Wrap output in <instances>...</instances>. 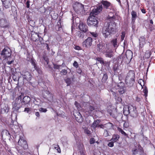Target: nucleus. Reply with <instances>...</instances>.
I'll return each instance as SVG.
<instances>
[{
  "instance_id": "obj_44",
  "label": "nucleus",
  "mask_w": 155,
  "mask_h": 155,
  "mask_svg": "<svg viewBox=\"0 0 155 155\" xmlns=\"http://www.w3.org/2000/svg\"><path fill=\"white\" fill-rule=\"evenodd\" d=\"M66 82L67 83V86H68L71 83V78H66L65 80Z\"/></svg>"
},
{
  "instance_id": "obj_38",
  "label": "nucleus",
  "mask_w": 155,
  "mask_h": 155,
  "mask_svg": "<svg viewBox=\"0 0 155 155\" xmlns=\"http://www.w3.org/2000/svg\"><path fill=\"white\" fill-rule=\"evenodd\" d=\"M95 60L98 61L99 63L101 64H103L104 63V60L103 58L101 57H97L96 58Z\"/></svg>"
},
{
  "instance_id": "obj_63",
  "label": "nucleus",
  "mask_w": 155,
  "mask_h": 155,
  "mask_svg": "<svg viewBox=\"0 0 155 155\" xmlns=\"http://www.w3.org/2000/svg\"><path fill=\"white\" fill-rule=\"evenodd\" d=\"M89 109L90 111L91 112L94 110V108L93 106H90L89 107Z\"/></svg>"
},
{
  "instance_id": "obj_61",
  "label": "nucleus",
  "mask_w": 155,
  "mask_h": 155,
  "mask_svg": "<svg viewBox=\"0 0 155 155\" xmlns=\"http://www.w3.org/2000/svg\"><path fill=\"white\" fill-rule=\"evenodd\" d=\"M54 148L57 150L58 152H60V148L59 147V146L58 145H57L56 147H54Z\"/></svg>"
},
{
  "instance_id": "obj_43",
  "label": "nucleus",
  "mask_w": 155,
  "mask_h": 155,
  "mask_svg": "<svg viewBox=\"0 0 155 155\" xmlns=\"http://www.w3.org/2000/svg\"><path fill=\"white\" fill-rule=\"evenodd\" d=\"M126 35V33L125 31H122L121 33V41H122L124 39Z\"/></svg>"
},
{
  "instance_id": "obj_15",
  "label": "nucleus",
  "mask_w": 155,
  "mask_h": 155,
  "mask_svg": "<svg viewBox=\"0 0 155 155\" xmlns=\"http://www.w3.org/2000/svg\"><path fill=\"white\" fill-rule=\"evenodd\" d=\"M134 82L135 80L134 78H126L125 82L128 86L131 87Z\"/></svg>"
},
{
  "instance_id": "obj_13",
  "label": "nucleus",
  "mask_w": 155,
  "mask_h": 155,
  "mask_svg": "<svg viewBox=\"0 0 155 155\" xmlns=\"http://www.w3.org/2000/svg\"><path fill=\"white\" fill-rule=\"evenodd\" d=\"M101 5H102V7L104 8L108 9L109 7L111 5V3L109 2L106 0H102L101 1ZM96 7V8L98 6Z\"/></svg>"
},
{
  "instance_id": "obj_22",
  "label": "nucleus",
  "mask_w": 155,
  "mask_h": 155,
  "mask_svg": "<svg viewBox=\"0 0 155 155\" xmlns=\"http://www.w3.org/2000/svg\"><path fill=\"white\" fill-rule=\"evenodd\" d=\"M77 114V115H74L76 120L79 123H80L82 122L83 120V118L81 114L79 112H78Z\"/></svg>"
},
{
  "instance_id": "obj_64",
  "label": "nucleus",
  "mask_w": 155,
  "mask_h": 155,
  "mask_svg": "<svg viewBox=\"0 0 155 155\" xmlns=\"http://www.w3.org/2000/svg\"><path fill=\"white\" fill-rule=\"evenodd\" d=\"M74 104L77 108H79L80 106V104L76 101L75 102Z\"/></svg>"
},
{
  "instance_id": "obj_17",
  "label": "nucleus",
  "mask_w": 155,
  "mask_h": 155,
  "mask_svg": "<svg viewBox=\"0 0 155 155\" xmlns=\"http://www.w3.org/2000/svg\"><path fill=\"white\" fill-rule=\"evenodd\" d=\"M2 4L5 8H9L11 5V0H2Z\"/></svg>"
},
{
  "instance_id": "obj_24",
  "label": "nucleus",
  "mask_w": 155,
  "mask_h": 155,
  "mask_svg": "<svg viewBox=\"0 0 155 155\" xmlns=\"http://www.w3.org/2000/svg\"><path fill=\"white\" fill-rule=\"evenodd\" d=\"M28 60V61H31V64L32 65L34 66V68L37 71L38 70L39 68L37 65V64L36 63V61L35 59H34L33 58H30L29 60Z\"/></svg>"
},
{
  "instance_id": "obj_19",
  "label": "nucleus",
  "mask_w": 155,
  "mask_h": 155,
  "mask_svg": "<svg viewBox=\"0 0 155 155\" xmlns=\"http://www.w3.org/2000/svg\"><path fill=\"white\" fill-rule=\"evenodd\" d=\"M113 70L114 74H118L119 72H120V66L118 64H115L113 67Z\"/></svg>"
},
{
  "instance_id": "obj_55",
  "label": "nucleus",
  "mask_w": 155,
  "mask_h": 155,
  "mask_svg": "<svg viewBox=\"0 0 155 155\" xmlns=\"http://www.w3.org/2000/svg\"><path fill=\"white\" fill-rule=\"evenodd\" d=\"M38 38L39 39V40L40 42V44H39V45L42 44V43L43 42V38L39 36V37H38Z\"/></svg>"
},
{
  "instance_id": "obj_49",
  "label": "nucleus",
  "mask_w": 155,
  "mask_h": 155,
  "mask_svg": "<svg viewBox=\"0 0 155 155\" xmlns=\"http://www.w3.org/2000/svg\"><path fill=\"white\" fill-rule=\"evenodd\" d=\"M76 71L77 73L83 75L84 74V73L82 72V70L79 67L77 69Z\"/></svg>"
},
{
  "instance_id": "obj_52",
  "label": "nucleus",
  "mask_w": 155,
  "mask_h": 155,
  "mask_svg": "<svg viewBox=\"0 0 155 155\" xmlns=\"http://www.w3.org/2000/svg\"><path fill=\"white\" fill-rule=\"evenodd\" d=\"M54 68L55 69H59L60 67L61 66V65H57L55 64H54Z\"/></svg>"
},
{
  "instance_id": "obj_7",
  "label": "nucleus",
  "mask_w": 155,
  "mask_h": 155,
  "mask_svg": "<svg viewBox=\"0 0 155 155\" xmlns=\"http://www.w3.org/2000/svg\"><path fill=\"white\" fill-rule=\"evenodd\" d=\"M93 39L91 37H88L82 43L83 46L87 48H90L92 44Z\"/></svg>"
},
{
  "instance_id": "obj_34",
  "label": "nucleus",
  "mask_w": 155,
  "mask_h": 155,
  "mask_svg": "<svg viewBox=\"0 0 155 155\" xmlns=\"http://www.w3.org/2000/svg\"><path fill=\"white\" fill-rule=\"evenodd\" d=\"M9 110V108H8L7 105H5L2 108L1 111L2 113H7Z\"/></svg>"
},
{
  "instance_id": "obj_28",
  "label": "nucleus",
  "mask_w": 155,
  "mask_h": 155,
  "mask_svg": "<svg viewBox=\"0 0 155 155\" xmlns=\"http://www.w3.org/2000/svg\"><path fill=\"white\" fill-rule=\"evenodd\" d=\"M111 43L115 48H117L118 46V45H117V38L113 39L111 41Z\"/></svg>"
},
{
  "instance_id": "obj_33",
  "label": "nucleus",
  "mask_w": 155,
  "mask_h": 155,
  "mask_svg": "<svg viewBox=\"0 0 155 155\" xmlns=\"http://www.w3.org/2000/svg\"><path fill=\"white\" fill-rule=\"evenodd\" d=\"M100 122V120H94L92 125V127L94 128L97 127L98 124Z\"/></svg>"
},
{
  "instance_id": "obj_35",
  "label": "nucleus",
  "mask_w": 155,
  "mask_h": 155,
  "mask_svg": "<svg viewBox=\"0 0 155 155\" xmlns=\"http://www.w3.org/2000/svg\"><path fill=\"white\" fill-rule=\"evenodd\" d=\"M124 87H125L124 86V84L123 82H120L116 86L117 88H122Z\"/></svg>"
},
{
  "instance_id": "obj_45",
  "label": "nucleus",
  "mask_w": 155,
  "mask_h": 155,
  "mask_svg": "<svg viewBox=\"0 0 155 155\" xmlns=\"http://www.w3.org/2000/svg\"><path fill=\"white\" fill-rule=\"evenodd\" d=\"M148 29L150 31H152L155 29L154 26L150 24L149 25Z\"/></svg>"
},
{
  "instance_id": "obj_30",
  "label": "nucleus",
  "mask_w": 155,
  "mask_h": 155,
  "mask_svg": "<svg viewBox=\"0 0 155 155\" xmlns=\"http://www.w3.org/2000/svg\"><path fill=\"white\" fill-rule=\"evenodd\" d=\"M123 113L125 115H127L128 114H130V106H127L124 108Z\"/></svg>"
},
{
  "instance_id": "obj_21",
  "label": "nucleus",
  "mask_w": 155,
  "mask_h": 155,
  "mask_svg": "<svg viewBox=\"0 0 155 155\" xmlns=\"http://www.w3.org/2000/svg\"><path fill=\"white\" fill-rule=\"evenodd\" d=\"M38 37L39 33H35V32L33 33L32 32L31 37V39L33 41H36Z\"/></svg>"
},
{
  "instance_id": "obj_59",
  "label": "nucleus",
  "mask_w": 155,
  "mask_h": 155,
  "mask_svg": "<svg viewBox=\"0 0 155 155\" xmlns=\"http://www.w3.org/2000/svg\"><path fill=\"white\" fill-rule=\"evenodd\" d=\"M30 111V109L29 107L25 108L24 110V111L26 112L27 113L29 112Z\"/></svg>"
},
{
  "instance_id": "obj_48",
  "label": "nucleus",
  "mask_w": 155,
  "mask_h": 155,
  "mask_svg": "<svg viewBox=\"0 0 155 155\" xmlns=\"http://www.w3.org/2000/svg\"><path fill=\"white\" fill-rule=\"evenodd\" d=\"M104 135L105 137H107L108 136H109V132L107 130H104Z\"/></svg>"
},
{
  "instance_id": "obj_20",
  "label": "nucleus",
  "mask_w": 155,
  "mask_h": 155,
  "mask_svg": "<svg viewBox=\"0 0 155 155\" xmlns=\"http://www.w3.org/2000/svg\"><path fill=\"white\" fill-rule=\"evenodd\" d=\"M31 100L30 98L28 96H25L23 98L21 103L22 104H28Z\"/></svg>"
},
{
  "instance_id": "obj_9",
  "label": "nucleus",
  "mask_w": 155,
  "mask_h": 155,
  "mask_svg": "<svg viewBox=\"0 0 155 155\" xmlns=\"http://www.w3.org/2000/svg\"><path fill=\"white\" fill-rule=\"evenodd\" d=\"M130 116L134 118H136L137 116L136 109L132 106H130Z\"/></svg>"
},
{
  "instance_id": "obj_40",
  "label": "nucleus",
  "mask_w": 155,
  "mask_h": 155,
  "mask_svg": "<svg viewBox=\"0 0 155 155\" xmlns=\"http://www.w3.org/2000/svg\"><path fill=\"white\" fill-rule=\"evenodd\" d=\"M106 53L105 54L106 56L107 57H109L111 58L113 56V54L112 53V52L111 51H107V52H105Z\"/></svg>"
},
{
  "instance_id": "obj_8",
  "label": "nucleus",
  "mask_w": 155,
  "mask_h": 155,
  "mask_svg": "<svg viewBox=\"0 0 155 155\" xmlns=\"http://www.w3.org/2000/svg\"><path fill=\"white\" fill-rule=\"evenodd\" d=\"M73 8L74 11L78 13H79L81 11L84 9V6L82 4L76 2L73 5Z\"/></svg>"
},
{
  "instance_id": "obj_58",
  "label": "nucleus",
  "mask_w": 155,
  "mask_h": 155,
  "mask_svg": "<svg viewBox=\"0 0 155 155\" xmlns=\"http://www.w3.org/2000/svg\"><path fill=\"white\" fill-rule=\"evenodd\" d=\"M132 152L133 154L134 155H135L138 153V150L137 149H135L132 150Z\"/></svg>"
},
{
  "instance_id": "obj_32",
  "label": "nucleus",
  "mask_w": 155,
  "mask_h": 155,
  "mask_svg": "<svg viewBox=\"0 0 155 155\" xmlns=\"http://www.w3.org/2000/svg\"><path fill=\"white\" fill-rule=\"evenodd\" d=\"M130 61L127 58L125 55L123 56L121 61L122 62H124L125 64H127L129 63Z\"/></svg>"
},
{
  "instance_id": "obj_12",
  "label": "nucleus",
  "mask_w": 155,
  "mask_h": 155,
  "mask_svg": "<svg viewBox=\"0 0 155 155\" xmlns=\"http://www.w3.org/2000/svg\"><path fill=\"white\" fill-rule=\"evenodd\" d=\"M12 129L14 132L15 134H18L20 133L21 129L19 126L18 125L16 124H13L11 126Z\"/></svg>"
},
{
  "instance_id": "obj_57",
  "label": "nucleus",
  "mask_w": 155,
  "mask_h": 155,
  "mask_svg": "<svg viewBox=\"0 0 155 155\" xmlns=\"http://www.w3.org/2000/svg\"><path fill=\"white\" fill-rule=\"evenodd\" d=\"M114 142L112 141L111 142H109L108 144V146L110 147H113L114 146Z\"/></svg>"
},
{
  "instance_id": "obj_56",
  "label": "nucleus",
  "mask_w": 155,
  "mask_h": 155,
  "mask_svg": "<svg viewBox=\"0 0 155 155\" xmlns=\"http://www.w3.org/2000/svg\"><path fill=\"white\" fill-rule=\"evenodd\" d=\"M39 110L40 111L42 112H45L47 111L46 109L44 108H40L39 109Z\"/></svg>"
},
{
  "instance_id": "obj_60",
  "label": "nucleus",
  "mask_w": 155,
  "mask_h": 155,
  "mask_svg": "<svg viewBox=\"0 0 155 155\" xmlns=\"http://www.w3.org/2000/svg\"><path fill=\"white\" fill-rule=\"evenodd\" d=\"M30 1L29 0H28L26 2V7L28 8H29L30 7Z\"/></svg>"
},
{
  "instance_id": "obj_62",
  "label": "nucleus",
  "mask_w": 155,
  "mask_h": 155,
  "mask_svg": "<svg viewBox=\"0 0 155 155\" xmlns=\"http://www.w3.org/2000/svg\"><path fill=\"white\" fill-rule=\"evenodd\" d=\"M151 52H149L146 53V55H147V58H149L150 57L151 55Z\"/></svg>"
},
{
  "instance_id": "obj_23",
  "label": "nucleus",
  "mask_w": 155,
  "mask_h": 155,
  "mask_svg": "<svg viewBox=\"0 0 155 155\" xmlns=\"http://www.w3.org/2000/svg\"><path fill=\"white\" fill-rule=\"evenodd\" d=\"M125 55L130 61L133 57V53L131 50H128L126 51Z\"/></svg>"
},
{
  "instance_id": "obj_50",
  "label": "nucleus",
  "mask_w": 155,
  "mask_h": 155,
  "mask_svg": "<svg viewBox=\"0 0 155 155\" xmlns=\"http://www.w3.org/2000/svg\"><path fill=\"white\" fill-rule=\"evenodd\" d=\"M43 57L44 60L46 62L47 64H48L49 62V60L47 57L46 56H44Z\"/></svg>"
},
{
  "instance_id": "obj_31",
  "label": "nucleus",
  "mask_w": 155,
  "mask_h": 155,
  "mask_svg": "<svg viewBox=\"0 0 155 155\" xmlns=\"http://www.w3.org/2000/svg\"><path fill=\"white\" fill-rule=\"evenodd\" d=\"M120 138V136L117 134H114L113 135L112 138L110 140L113 142H116Z\"/></svg>"
},
{
  "instance_id": "obj_27",
  "label": "nucleus",
  "mask_w": 155,
  "mask_h": 155,
  "mask_svg": "<svg viewBox=\"0 0 155 155\" xmlns=\"http://www.w3.org/2000/svg\"><path fill=\"white\" fill-rule=\"evenodd\" d=\"M126 78H135V74L134 71L130 70L127 74Z\"/></svg>"
},
{
  "instance_id": "obj_11",
  "label": "nucleus",
  "mask_w": 155,
  "mask_h": 155,
  "mask_svg": "<svg viewBox=\"0 0 155 155\" xmlns=\"http://www.w3.org/2000/svg\"><path fill=\"white\" fill-rule=\"evenodd\" d=\"M78 28L81 31L84 32H86L88 30L87 26L83 22L79 24Z\"/></svg>"
},
{
  "instance_id": "obj_18",
  "label": "nucleus",
  "mask_w": 155,
  "mask_h": 155,
  "mask_svg": "<svg viewBox=\"0 0 155 155\" xmlns=\"http://www.w3.org/2000/svg\"><path fill=\"white\" fill-rule=\"evenodd\" d=\"M85 33L83 31H78L76 33V36L80 39L83 40L85 35Z\"/></svg>"
},
{
  "instance_id": "obj_16",
  "label": "nucleus",
  "mask_w": 155,
  "mask_h": 155,
  "mask_svg": "<svg viewBox=\"0 0 155 155\" xmlns=\"http://www.w3.org/2000/svg\"><path fill=\"white\" fill-rule=\"evenodd\" d=\"M139 41V48H143L144 45L145 44V39L144 36H142L140 38Z\"/></svg>"
},
{
  "instance_id": "obj_10",
  "label": "nucleus",
  "mask_w": 155,
  "mask_h": 155,
  "mask_svg": "<svg viewBox=\"0 0 155 155\" xmlns=\"http://www.w3.org/2000/svg\"><path fill=\"white\" fill-rule=\"evenodd\" d=\"M20 101H15V102L12 103L13 108L14 109V110L17 111L21 107V106L20 105Z\"/></svg>"
},
{
  "instance_id": "obj_25",
  "label": "nucleus",
  "mask_w": 155,
  "mask_h": 155,
  "mask_svg": "<svg viewBox=\"0 0 155 155\" xmlns=\"http://www.w3.org/2000/svg\"><path fill=\"white\" fill-rule=\"evenodd\" d=\"M21 74L23 78H31V73L26 70L23 71Z\"/></svg>"
},
{
  "instance_id": "obj_26",
  "label": "nucleus",
  "mask_w": 155,
  "mask_h": 155,
  "mask_svg": "<svg viewBox=\"0 0 155 155\" xmlns=\"http://www.w3.org/2000/svg\"><path fill=\"white\" fill-rule=\"evenodd\" d=\"M45 93L47 95L45 97L49 101H53V96L51 93L49 91H45Z\"/></svg>"
},
{
  "instance_id": "obj_39",
  "label": "nucleus",
  "mask_w": 155,
  "mask_h": 155,
  "mask_svg": "<svg viewBox=\"0 0 155 155\" xmlns=\"http://www.w3.org/2000/svg\"><path fill=\"white\" fill-rule=\"evenodd\" d=\"M117 89H118L119 92L120 94L124 93L126 91V87Z\"/></svg>"
},
{
  "instance_id": "obj_29",
  "label": "nucleus",
  "mask_w": 155,
  "mask_h": 155,
  "mask_svg": "<svg viewBox=\"0 0 155 155\" xmlns=\"http://www.w3.org/2000/svg\"><path fill=\"white\" fill-rule=\"evenodd\" d=\"M6 63L8 65L11 64L14 61V59L11 57V56L9 57H7Z\"/></svg>"
},
{
  "instance_id": "obj_47",
  "label": "nucleus",
  "mask_w": 155,
  "mask_h": 155,
  "mask_svg": "<svg viewBox=\"0 0 155 155\" xmlns=\"http://www.w3.org/2000/svg\"><path fill=\"white\" fill-rule=\"evenodd\" d=\"M57 26L58 27V30H60L62 28V26L61 25V21L60 20L57 23Z\"/></svg>"
},
{
  "instance_id": "obj_42",
  "label": "nucleus",
  "mask_w": 155,
  "mask_h": 155,
  "mask_svg": "<svg viewBox=\"0 0 155 155\" xmlns=\"http://www.w3.org/2000/svg\"><path fill=\"white\" fill-rule=\"evenodd\" d=\"M103 64L107 68L109 67L110 64V62L108 61H104V63Z\"/></svg>"
},
{
  "instance_id": "obj_3",
  "label": "nucleus",
  "mask_w": 155,
  "mask_h": 155,
  "mask_svg": "<svg viewBox=\"0 0 155 155\" xmlns=\"http://www.w3.org/2000/svg\"><path fill=\"white\" fill-rule=\"evenodd\" d=\"M1 55L3 56V58L6 59L7 57L10 56L12 54V51L11 49L8 47H5L2 50Z\"/></svg>"
},
{
  "instance_id": "obj_2",
  "label": "nucleus",
  "mask_w": 155,
  "mask_h": 155,
  "mask_svg": "<svg viewBox=\"0 0 155 155\" xmlns=\"http://www.w3.org/2000/svg\"><path fill=\"white\" fill-rule=\"evenodd\" d=\"M102 10V5L98 6L97 8L93 9L90 12L89 16L87 20L88 26L97 27L98 23L97 18L96 16Z\"/></svg>"
},
{
  "instance_id": "obj_51",
  "label": "nucleus",
  "mask_w": 155,
  "mask_h": 155,
  "mask_svg": "<svg viewBox=\"0 0 155 155\" xmlns=\"http://www.w3.org/2000/svg\"><path fill=\"white\" fill-rule=\"evenodd\" d=\"M90 33L91 35L92 36L96 38L98 36V34L96 32H90Z\"/></svg>"
},
{
  "instance_id": "obj_14",
  "label": "nucleus",
  "mask_w": 155,
  "mask_h": 155,
  "mask_svg": "<svg viewBox=\"0 0 155 155\" xmlns=\"http://www.w3.org/2000/svg\"><path fill=\"white\" fill-rule=\"evenodd\" d=\"M131 23L133 25V27L134 25V24L135 20L136 18H137L138 16L137 15V13L134 10H133L131 12Z\"/></svg>"
},
{
  "instance_id": "obj_1",
  "label": "nucleus",
  "mask_w": 155,
  "mask_h": 155,
  "mask_svg": "<svg viewBox=\"0 0 155 155\" xmlns=\"http://www.w3.org/2000/svg\"><path fill=\"white\" fill-rule=\"evenodd\" d=\"M116 18V17L113 13H109L107 19L110 22H108L102 29V34L105 38L110 37L111 35H114L116 33V24L114 22Z\"/></svg>"
},
{
  "instance_id": "obj_6",
  "label": "nucleus",
  "mask_w": 155,
  "mask_h": 155,
  "mask_svg": "<svg viewBox=\"0 0 155 155\" xmlns=\"http://www.w3.org/2000/svg\"><path fill=\"white\" fill-rule=\"evenodd\" d=\"M18 144L24 149H26L28 147L27 142L24 140L23 136H20L19 139L18 141Z\"/></svg>"
},
{
  "instance_id": "obj_54",
  "label": "nucleus",
  "mask_w": 155,
  "mask_h": 155,
  "mask_svg": "<svg viewBox=\"0 0 155 155\" xmlns=\"http://www.w3.org/2000/svg\"><path fill=\"white\" fill-rule=\"evenodd\" d=\"M143 92L144 94V95H145V96H147L148 91L146 88H145L143 89Z\"/></svg>"
},
{
  "instance_id": "obj_37",
  "label": "nucleus",
  "mask_w": 155,
  "mask_h": 155,
  "mask_svg": "<svg viewBox=\"0 0 155 155\" xmlns=\"http://www.w3.org/2000/svg\"><path fill=\"white\" fill-rule=\"evenodd\" d=\"M21 94H20L18 97L17 98L15 101H21V99L22 97H24V93H20Z\"/></svg>"
},
{
  "instance_id": "obj_36",
  "label": "nucleus",
  "mask_w": 155,
  "mask_h": 155,
  "mask_svg": "<svg viewBox=\"0 0 155 155\" xmlns=\"http://www.w3.org/2000/svg\"><path fill=\"white\" fill-rule=\"evenodd\" d=\"M105 127L107 129H111L113 128L114 125L111 123H108L104 124Z\"/></svg>"
},
{
  "instance_id": "obj_53",
  "label": "nucleus",
  "mask_w": 155,
  "mask_h": 155,
  "mask_svg": "<svg viewBox=\"0 0 155 155\" xmlns=\"http://www.w3.org/2000/svg\"><path fill=\"white\" fill-rule=\"evenodd\" d=\"M73 66L76 68H78L79 67V65L78 62L76 61H75L73 63Z\"/></svg>"
},
{
  "instance_id": "obj_46",
  "label": "nucleus",
  "mask_w": 155,
  "mask_h": 155,
  "mask_svg": "<svg viewBox=\"0 0 155 155\" xmlns=\"http://www.w3.org/2000/svg\"><path fill=\"white\" fill-rule=\"evenodd\" d=\"M68 72L67 70L63 69L61 71L60 74L61 75H65L67 74Z\"/></svg>"
},
{
  "instance_id": "obj_41",
  "label": "nucleus",
  "mask_w": 155,
  "mask_h": 155,
  "mask_svg": "<svg viewBox=\"0 0 155 155\" xmlns=\"http://www.w3.org/2000/svg\"><path fill=\"white\" fill-rule=\"evenodd\" d=\"M138 83L140 84L141 87H142L144 85V80H143L142 79H140L138 81Z\"/></svg>"
},
{
  "instance_id": "obj_4",
  "label": "nucleus",
  "mask_w": 155,
  "mask_h": 155,
  "mask_svg": "<svg viewBox=\"0 0 155 155\" xmlns=\"http://www.w3.org/2000/svg\"><path fill=\"white\" fill-rule=\"evenodd\" d=\"M107 43H99L97 45V50L100 52L104 53L108 51V48L107 47Z\"/></svg>"
},
{
  "instance_id": "obj_5",
  "label": "nucleus",
  "mask_w": 155,
  "mask_h": 155,
  "mask_svg": "<svg viewBox=\"0 0 155 155\" xmlns=\"http://www.w3.org/2000/svg\"><path fill=\"white\" fill-rule=\"evenodd\" d=\"M10 26V25L8 20L5 18L0 19V27L1 28H9Z\"/></svg>"
}]
</instances>
